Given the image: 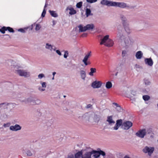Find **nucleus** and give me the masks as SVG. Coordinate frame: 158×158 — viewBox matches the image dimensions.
<instances>
[{"label":"nucleus","mask_w":158,"mask_h":158,"mask_svg":"<svg viewBox=\"0 0 158 158\" xmlns=\"http://www.w3.org/2000/svg\"><path fill=\"white\" fill-rule=\"evenodd\" d=\"M122 26L121 24H119L117 26L118 31L117 36L120 40H123V41H122L121 43V46L123 48L126 49L131 48L134 45V40L133 39L129 37L125 38L122 32Z\"/></svg>","instance_id":"nucleus-1"},{"label":"nucleus","mask_w":158,"mask_h":158,"mask_svg":"<svg viewBox=\"0 0 158 158\" xmlns=\"http://www.w3.org/2000/svg\"><path fill=\"white\" fill-rule=\"evenodd\" d=\"M15 73L19 76L25 78H28L31 76L30 72H28L27 70L20 69L19 68L15 69Z\"/></svg>","instance_id":"nucleus-2"},{"label":"nucleus","mask_w":158,"mask_h":158,"mask_svg":"<svg viewBox=\"0 0 158 158\" xmlns=\"http://www.w3.org/2000/svg\"><path fill=\"white\" fill-rule=\"evenodd\" d=\"M94 113L92 112L86 113L85 114H79L78 118L86 121H93V116Z\"/></svg>","instance_id":"nucleus-3"},{"label":"nucleus","mask_w":158,"mask_h":158,"mask_svg":"<svg viewBox=\"0 0 158 158\" xmlns=\"http://www.w3.org/2000/svg\"><path fill=\"white\" fill-rule=\"evenodd\" d=\"M122 8H127L128 10L133 9L134 7L123 2H114L113 6Z\"/></svg>","instance_id":"nucleus-4"},{"label":"nucleus","mask_w":158,"mask_h":158,"mask_svg":"<svg viewBox=\"0 0 158 158\" xmlns=\"http://www.w3.org/2000/svg\"><path fill=\"white\" fill-rule=\"evenodd\" d=\"M21 102H24L25 103H30L32 105L39 104L41 103V101L38 99H35L32 97L28 98L24 100L21 101Z\"/></svg>","instance_id":"nucleus-5"},{"label":"nucleus","mask_w":158,"mask_h":158,"mask_svg":"<svg viewBox=\"0 0 158 158\" xmlns=\"http://www.w3.org/2000/svg\"><path fill=\"white\" fill-rule=\"evenodd\" d=\"M154 150L153 147L146 146L143 149V151L145 153H148V155L151 156Z\"/></svg>","instance_id":"nucleus-6"},{"label":"nucleus","mask_w":158,"mask_h":158,"mask_svg":"<svg viewBox=\"0 0 158 158\" xmlns=\"http://www.w3.org/2000/svg\"><path fill=\"white\" fill-rule=\"evenodd\" d=\"M132 126V123L129 121H127L123 123L122 127L124 130H128Z\"/></svg>","instance_id":"nucleus-7"},{"label":"nucleus","mask_w":158,"mask_h":158,"mask_svg":"<svg viewBox=\"0 0 158 158\" xmlns=\"http://www.w3.org/2000/svg\"><path fill=\"white\" fill-rule=\"evenodd\" d=\"M124 14V11H123L119 14V18L121 20V22L123 26L125 25L127 20Z\"/></svg>","instance_id":"nucleus-8"},{"label":"nucleus","mask_w":158,"mask_h":158,"mask_svg":"<svg viewBox=\"0 0 158 158\" xmlns=\"http://www.w3.org/2000/svg\"><path fill=\"white\" fill-rule=\"evenodd\" d=\"M26 62L24 60H20L19 61L18 64L15 67V69L19 68L22 69L24 68L26 65Z\"/></svg>","instance_id":"nucleus-9"},{"label":"nucleus","mask_w":158,"mask_h":158,"mask_svg":"<svg viewBox=\"0 0 158 158\" xmlns=\"http://www.w3.org/2000/svg\"><path fill=\"white\" fill-rule=\"evenodd\" d=\"M40 83L41 85V86H39L38 89L39 91L41 92L45 91L47 85V83L45 82L41 81L40 82Z\"/></svg>","instance_id":"nucleus-10"},{"label":"nucleus","mask_w":158,"mask_h":158,"mask_svg":"<svg viewBox=\"0 0 158 158\" xmlns=\"http://www.w3.org/2000/svg\"><path fill=\"white\" fill-rule=\"evenodd\" d=\"M146 133V131L145 129H143L139 130L136 133V135L141 138H143Z\"/></svg>","instance_id":"nucleus-11"},{"label":"nucleus","mask_w":158,"mask_h":158,"mask_svg":"<svg viewBox=\"0 0 158 158\" xmlns=\"http://www.w3.org/2000/svg\"><path fill=\"white\" fill-rule=\"evenodd\" d=\"M100 4L102 5H106L108 6H113L114 2L107 0H102L101 1Z\"/></svg>","instance_id":"nucleus-12"},{"label":"nucleus","mask_w":158,"mask_h":158,"mask_svg":"<svg viewBox=\"0 0 158 158\" xmlns=\"http://www.w3.org/2000/svg\"><path fill=\"white\" fill-rule=\"evenodd\" d=\"M21 127L18 124H16L14 126H11L10 127V129L14 131L20 130L21 129Z\"/></svg>","instance_id":"nucleus-13"},{"label":"nucleus","mask_w":158,"mask_h":158,"mask_svg":"<svg viewBox=\"0 0 158 158\" xmlns=\"http://www.w3.org/2000/svg\"><path fill=\"white\" fill-rule=\"evenodd\" d=\"M101 85L100 81H95L92 83L91 86L94 88H98L100 87Z\"/></svg>","instance_id":"nucleus-14"},{"label":"nucleus","mask_w":158,"mask_h":158,"mask_svg":"<svg viewBox=\"0 0 158 158\" xmlns=\"http://www.w3.org/2000/svg\"><path fill=\"white\" fill-rule=\"evenodd\" d=\"M109 39V35H106L104 36L103 38L101 39V41L100 44L101 45L104 44L105 45L106 43L107 42Z\"/></svg>","instance_id":"nucleus-15"},{"label":"nucleus","mask_w":158,"mask_h":158,"mask_svg":"<svg viewBox=\"0 0 158 158\" xmlns=\"http://www.w3.org/2000/svg\"><path fill=\"white\" fill-rule=\"evenodd\" d=\"M106 121L108 123V124L110 125L114 124L115 123V121L113 120V118L112 116H107Z\"/></svg>","instance_id":"nucleus-16"},{"label":"nucleus","mask_w":158,"mask_h":158,"mask_svg":"<svg viewBox=\"0 0 158 158\" xmlns=\"http://www.w3.org/2000/svg\"><path fill=\"white\" fill-rule=\"evenodd\" d=\"M91 155H93V157L94 158H98L100 155L99 151L93 150L91 151Z\"/></svg>","instance_id":"nucleus-17"},{"label":"nucleus","mask_w":158,"mask_h":158,"mask_svg":"<svg viewBox=\"0 0 158 158\" xmlns=\"http://www.w3.org/2000/svg\"><path fill=\"white\" fill-rule=\"evenodd\" d=\"M145 64L150 66H152L153 64V61L151 58H146L144 59Z\"/></svg>","instance_id":"nucleus-18"},{"label":"nucleus","mask_w":158,"mask_h":158,"mask_svg":"<svg viewBox=\"0 0 158 158\" xmlns=\"http://www.w3.org/2000/svg\"><path fill=\"white\" fill-rule=\"evenodd\" d=\"M69 10V14L71 15H74L76 13V11L73 7L71 6L67 7L66 9V10L68 11Z\"/></svg>","instance_id":"nucleus-19"},{"label":"nucleus","mask_w":158,"mask_h":158,"mask_svg":"<svg viewBox=\"0 0 158 158\" xmlns=\"http://www.w3.org/2000/svg\"><path fill=\"white\" fill-rule=\"evenodd\" d=\"M91 52H89L85 56L84 59L82 60L83 62L84 63L85 65H88V63L87 62V61L91 55Z\"/></svg>","instance_id":"nucleus-20"},{"label":"nucleus","mask_w":158,"mask_h":158,"mask_svg":"<svg viewBox=\"0 0 158 158\" xmlns=\"http://www.w3.org/2000/svg\"><path fill=\"white\" fill-rule=\"evenodd\" d=\"M114 44V42L110 39H109L105 44V46L110 47L113 46Z\"/></svg>","instance_id":"nucleus-21"},{"label":"nucleus","mask_w":158,"mask_h":158,"mask_svg":"<svg viewBox=\"0 0 158 158\" xmlns=\"http://www.w3.org/2000/svg\"><path fill=\"white\" fill-rule=\"evenodd\" d=\"M82 158H92L91 151L85 153L82 155Z\"/></svg>","instance_id":"nucleus-22"},{"label":"nucleus","mask_w":158,"mask_h":158,"mask_svg":"<svg viewBox=\"0 0 158 158\" xmlns=\"http://www.w3.org/2000/svg\"><path fill=\"white\" fill-rule=\"evenodd\" d=\"M100 119V117L99 116L97 115L94 114V115L93 116V120L94 122L96 123H98Z\"/></svg>","instance_id":"nucleus-23"},{"label":"nucleus","mask_w":158,"mask_h":158,"mask_svg":"<svg viewBox=\"0 0 158 158\" xmlns=\"http://www.w3.org/2000/svg\"><path fill=\"white\" fill-rule=\"evenodd\" d=\"M78 27L79 28V32H84L87 30H85L86 29V26L83 27L82 25H80L78 26Z\"/></svg>","instance_id":"nucleus-24"},{"label":"nucleus","mask_w":158,"mask_h":158,"mask_svg":"<svg viewBox=\"0 0 158 158\" xmlns=\"http://www.w3.org/2000/svg\"><path fill=\"white\" fill-rule=\"evenodd\" d=\"M143 56V53L141 51L138 52L136 54L135 56L137 59H140Z\"/></svg>","instance_id":"nucleus-25"},{"label":"nucleus","mask_w":158,"mask_h":158,"mask_svg":"<svg viewBox=\"0 0 158 158\" xmlns=\"http://www.w3.org/2000/svg\"><path fill=\"white\" fill-rule=\"evenodd\" d=\"M123 26L125 30L127 33V34H130L131 32V30L130 29V27L128 26H125V25Z\"/></svg>","instance_id":"nucleus-26"},{"label":"nucleus","mask_w":158,"mask_h":158,"mask_svg":"<svg viewBox=\"0 0 158 158\" xmlns=\"http://www.w3.org/2000/svg\"><path fill=\"white\" fill-rule=\"evenodd\" d=\"M45 48L49 49H55L54 47L48 43H47L45 46Z\"/></svg>","instance_id":"nucleus-27"},{"label":"nucleus","mask_w":158,"mask_h":158,"mask_svg":"<svg viewBox=\"0 0 158 158\" xmlns=\"http://www.w3.org/2000/svg\"><path fill=\"white\" fill-rule=\"evenodd\" d=\"M94 27V25L93 24H87L86 26V29L85 30H90L93 29Z\"/></svg>","instance_id":"nucleus-28"},{"label":"nucleus","mask_w":158,"mask_h":158,"mask_svg":"<svg viewBox=\"0 0 158 158\" xmlns=\"http://www.w3.org/2000/svg\"><path fill=\"white\" fill-rule=\"evenodd\" d=\"M80 73L81 78L83 80H85L86 76V73L85 72L84 70H82L80 71Z\"/></svg>","instance_id":"nucleus-29"},{"label":"nucleus","mask_w":158,"mask_h":158,"mask_svg":"<svg viewBox=\"0 0 158 158\" xmlns=\"http://www.w3.org/2000/svg\"><path fill=\"white\" fill-rule=\"evenodd\" d=\"M49 12L51 16L52 17H56L58 16L57 14L55 11L49 10Z\"/></svg>","instance_id":"nucleus-30"},{"label":"nucleus","mask_w":158,"mask_h":158,"mask_svg":"<svg viewBox=\"0 0 158 158\" xmlns=\"http://www.w3.org/2000/svg\"><path fill=\"white\" fill-rule=\"evenodd\" d=\"M123 64H120L116 67V70L119 72L121 71L123 69Z\"/></svg>","instance_id":"nucleus-31"},{"label":"nucleus","mask_w":158,"mask_h":158,"mask_svg":"<svg viewBox=\"0 0 158 158\" xmlns=\"http://www.w3.org/2000/svg\"><path fill=\"white\" fill-rule=\"evenodd\" d=\"M106 86L107 89H110L112 86V84L110 81H108L106 82Z\"/></svg>","instance_id":"nucleus-32"},{"label":"nucleus","mask_w":158,"mask_h":158,"mask_svg":"<svg viewBox=\"0 0 158 158\" xmlns=\"http://www.w3.org/2000/svg\"><path fill=\"white\" fill-rule=\"evenodd\" d=\"M82 153L81 152H77L75 155V158H79L81 156H82Z\"/></svg>","instance_id":"nucleus-33"},{"label":"nucleus","mask_w":158,"mask_h":158,"mask_svg":"<svg viewBox=\"0 0 158 158\" xmlns=\"http://www.w3.org/2000/svg\"><path fill=\"white\" fill-rule=\"evenodd\" d=\"M28 28V27H25L24 28H20L19 29H18V31L19 32H20L23 33H25L26 32V30H27V29Z\"/></svg>","instance_id":"nucleus-34"},{"label":"nucleus","mask_w":158,"mask_h":158,"mask_svg":"<svg viewBox=\"0 0 158 158\" xmlns=\"http://www.w3.org/2000/svg\"><path fill=\"white\" fill-rule=\"evenodd\" d=\"M6 27H3L1 28L0 29V32L2 34L5 33V31H6Z\"/></svg>","instance_id":"nucleus-35"},{"label":"nucleus","mask_w":158,"mask_h":158,"mask_svg":"<svg viewBox=\"0 0 158 158\" xmlns=\"http://www.w3.org/2000/svg\"><path fill=\"white\" fill-rule=\"evenodd\" d=\"M91 12V11L90 9L88 8L86 9V15L87 17L90 15Z\"/></svg>","instance_id":"nucleus-36"},{"label":"nucleus","mask_w":158,"mask_h":158,"mask_svg":"<svg viewBox=\"0 0 158 158\" xmlns=\"http://www.w3.org/2000/svg\"><path fill=\"white\" fill-rule=\"evenodd\" d=\"M6 31L8 30L10 32H14V31L12 28L9 27H6Z\"/></svg>","instance_id":"nucleus-37"},{"label":"nucleus","mask_w":158,"mask_h":158,"mask_svg":"<svg viewBox=\"0 0 158 158\" xmlns=\"http://www.w3.org/2000/svg\"><path fill=\"white\" fill-rule=\"evenodd\" d=\"M35 26H36L35 30L36 31H38L40 29L41 27V26L39 24H37L35 25Z\"/></svg>","instance_id":"nucleus-38"},{"label":"nucleus","mask_w":158,"mask_h":158,"mask_svg":"<svg viewBox=\"0 0 158 158\" xmlns=\"http://www.w3.org/2000/svg\"><path fill=\"white\" fill-rule=\"evenodd\" d=\"M143 100L145 101H148L150 99V97L148 95H144L143 96Z\"/></svg>","instance_id":"nucleus-39"},{"label":"nucleus","mask_w":158,"mask_h":158,"mask_svg":"<svg viewBox=\"0 0 158 158\" xmlns=\"http://www.w3.org/2000/svg\"><path fill=\"white\" fill-rule=\"evenodd\" d=\"M116 124L120 126L122 124V119L118 120L116 121Z\"/></svg>","instance_id":"nucleus-40"},{"label":"nucleus","mask_w":158,"mask_h":158,"mask_svg":"<svg viewBox=\"0 0 158 158\" xmlns=\"http://www.w3.org/2000/svg\"><path fill=\"white\" fill-rule=\"evenodd\" d=\"M127 50H123L122 52V56L124 57L127 55Z\"/></svg>","instance_id":"nucleus-41"},{"label":"nucleus","mask_w":158,"mask_h":158,"mask_svg":"<svg viewBox=\"0 0 158 158\" xmlns=\"http://www.w3.org/2000/svg\"><path fill=\"white\" fill-rule=\"evenodd\" d=\"M82 2H79L77 3L76 5V7L78 8H81L82 6Z\"/></svg>","instance_id":"nucleus-42"},{"label":"nucleus","mask_w":158,"mask_h":158,"mask_svg":"<svg viewBox=\"0 0 158 158\" xmlns=\"http://www.w3.org/2000/svg\"><path fill=\"white\" fill-rule=\"evenodd\" d=\"M38 78L39 79H41L43 77H45L43 73H40L38 75Z\"/></svg>","instance_id":"nucleus-43"},{"label":"nucleus","mask_w":158,"mask_h":158,"mask_svg":"<svg viewBox=\"0 0 158 158\" xmlns=\"http://www.w3.org/2000/svg\"><path fill=\"white\" fill-rule=\"evenodd\" d=\"M46 13V10H45V9L44 8L43 10V12L41 14V17H44L45 16Z\"/></svg>","instance_id":"nucleus-44"},{"label":"nucleus","mask_w":158,"mask_h":158,"mask_svg":"<svg viewBox=\"0 0 158 158\" xmlns=\"http://www.w3.org/2000/svg\"><path fill=\"white\" fill-rule=\"evenodd\" d=\"M69 54L68 52V51H64V57L65 58H66L68 56Z\"/></svg>","instance_id":"nucleus-45"},{"label":"nucleus","mask_w":158,"mask_h":158,"mask_svg":"<svg viewBox=\"0 0 158 158\" xmlns=\"http://www.w3.org/2000/svg\"><path fill=\"white\" fill-rule=\"evenodd\" d=\"M145 84L146 85H150V82L148 80H145L144 81Z\"/></svg>","instance_id":"nucleus-46"},{"label":"nucleus","mask_w":158,"mask_h":158,"mask_svg":"<svg viewBox=\"0 0 158 158\" xmlns=\"http://www.w3.org/2000/svg\"><path fill=\"white\" fill-rule=\"evenodd\" d=\"M97 0H86V1L87 2L90 3H93L97 2Z\"/></svg>","instance_id":"nucleus-47"},{"label":"nucleus","mask_w":158,"mask_h":158,"mask_svg":"<svg viewBox=\"0 0 158 158\" xmlns=\"http://www.w3.org/2000/svg\"><path fill=\"white\" fill-rule=\"evenodd\" d=\"M106 91L105 90H103L102 91V93H101V95L102 96H106Z\"/></svg>","instance_id":"nucleus-48"},{"label":"nucleus","mask_w":158,"mask_h":158,"mask_svg":"<svg viewBox=\"0 0 158 158\" xmlns=\"http://www.w3.org/2000/svg\"><path fill=\"white\" fill-rule=\"evenodd\" d=\"M120 127V126L116 124L115 126L114 127V129L115 130H117Z\"/></svg>","instance_id":"nucleus-49"},{"label":"nucleus","mask_w":158,"mask_h":158,"mask_svg":"<svg viewBox=\"0 0 158 158\" xmlns=\"http://www.w3.org/2000/svg\"><path fill=\"white\" fill-rule=\"evenodd\" d=\"M35 26V23H34L32 24L30 26L28 27H27L29 28L30 30H31L33 29L34 26Z\"/></svg>","instance_id":"nucleus-50"},{"label":"nucleus","mask_w":158,"mask_h":158,"mask_svg":"<svg viewBox=\"0 0 158 158\" xmlns=\"http://www.w3.org/2000/svg\"><path fill=\"white\" fill-rule=\"evenodd\" d=\"M90 70L93 73H95L96 72V69L95 68H91Z\"/></svg>","instance_id":"nucleus-51"},{"label":"nucleus","mask_w":158,"mask_h":158,"mask_svg":"<svg viewBox=\"0 0 158 158\" xmlns=\"http://www.w3.org/2000/svg\"><path fill=\"white\" fill-rule=\"evenodd\" d=\"M27 155L29 156H31L32 155V153L30 151H27Z\"/></svg>","instance_id":"nucleus-52"},{"label":"nucleus","mask_w":158,"mask_h":158,"mask_svg":"<svg viewBox=\"0 0 158 158\" xmlns=\"http://www.w3.org/2000/svg\"><path fill=\"white\" fill-rule=\"evenodd\" d=\"M121 107L120 105L119 106H117V107L116 108V109L118 111H120V110H121Z\"/></svg>","instance_id":"nucleus-53"},{"label":"nucleus","mask_w":158,"mask_h":158,"mask_svg":"<svg viewBox=\"0 0 158 158\" xmlns=\"http://www.w3.org/2000/svg\"><path fill=\"white\" fill-rule=\"evenodd\" d=\"M10 123H7L6 124H4L3 125V127H8L10 126Z\"/></svg>","instance_id":"nucleus-54"},{"label":"nucleus","mask_w":158,"mask_h":158,"mask_svg":"<svg viewBox=\"0 0 158 158\" xmlns=\"http://www.w3.org/2000/svg\"><path fill=\"white\" fill-rule=\"evenodd\" d=\"M99 152L100 153V154L102 155L103 156H104L105 155V153L103 151H100Z\"/></svg>","instance_id":"nucleus-55"},{"label":"nucleus","mask_w":158,"mask_h":158,"mask_svg":"<svg viewBox=\"0 0 158 158\" xmlns=\"http://www.w3.org/2000/svg\"><path fill=\"white\" fill-rule=\"evenodd\" d=\"M56 50V52L59 55H61V53L59 51V50Z\"/></svg>","instance_id":"nucleus-56"},{"label":"nucleus","mask_w":158,"mask_h":158,"mask_svg":"<svg viewBox=\"0 0 158 158\" xmlns=\"http://www.w3.org/2000/svg\"><path fill=\"white\" fill-rule=\"evenodd\" d=\"M92 106V105L90 104H88V105L87 106H86V108H91Z\"/></svg>","instance_id":"nucleus-57"},{"label":"nucleus","mask_w":158,"mask_h":158,"mask_svg":"<svg viewBox=\"0 0 158 158\" xmlns=\"http://www.w3.org/2000/svg\"><path fill=\"white\" fill-rule=\"evenodd\" d=\"M113 104L114 105H115L116 106V107H117V106H119L118 104H117V103H115V102L113 103Z\"/></svg>","instance_id":"nucleus-58"},{"label":"nucleus","mask_w":158,"mask_h":158,"mask_svg":"<svg viewBox=\"0 0 158 158\" xmlns=\"http://www.w3.org/2000/svg\"><path fill=\"white\" fill-rule=\"evenodd\" d=\"M52 23H53V26H54L56 24V22L54 21L53 20L52 21Z\"/></svg>","instance_id":"nucleus-59"},{"label":"nucleus","mask_w":158,"mask_h":158,"mask_svg":"<svg viewBox=\"0 0 158 158\" xmlns=\"http://www.w3.org/2000/svg\"><path fill=\"white\" fill-rule=\"evenodd\" d=\"M89 74L90 75V76H92L93 75V73L90 71V72L89 73Z\"/></svg>","instance_id":"nucleus-60"},{"label":"nucleus","mask_w":158,"mask_h":158,"mask_svg":"<svg viewBox=\"0 0 158 158\" xmlns=\"http://www.w3.org/2000/svg\"><path fill=\"white\" fill-rule=\"evenodd\" d=\"M56 74V73L55 72H54L52 73V75L53 76H54Z\"/></svg>","instance_id":"nucleus-61"},{"label":"nucleus","mask_w":158,"mask_h":158,"mask_svg":"<svg viewBox=\"0 0 158 158\" xmlns=\"http://www.w3.org/2000/svg\"><path fill=\"white\" fill-rule=\"evenodd\" d=\"M47 6V4L46 3L44 7V8L45 9V8H46Z\"/></svg>","instance_id":"nucleus-62"},{"label":"nucleus","mask_w":158,"mask_h":158,"mask_svg":"<svg viewBox=\"0 0 158 158\" xmlns=\"http://www.w3.org/2000/svg\"><path fill=\"white\" fill-rule=\"evenodd\" d=\"M86 34H83V35H82V37H84V36H86Z\"/></svg>","instance_id":"nucleus-63"},{"label":"nucleus","mask_w":158,"mask_h":158,"mask_svg":"<svg viewBox=\"0 0 158 158\" xmlns=\"http://www.w3.org/2000/svg\"><path fill=\"white\" fill-rule=\"evenodd\" d=\"M124 158H130L129 157L127 156H125L124 157Z\"/></svg>","instance_id":"nucleus-64"}]
</instances>
